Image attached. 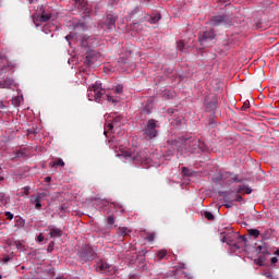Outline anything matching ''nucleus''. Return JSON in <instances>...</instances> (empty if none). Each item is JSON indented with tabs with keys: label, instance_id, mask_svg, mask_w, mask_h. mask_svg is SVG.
<instances>
[{
	"label": "nucleus",
	"instance_id": "f257e3e1",
	"mask_svg": "<svg viewBox=\"0 0 279 279\" xmlns=\"http://www.w3.org/2000/svg\"><path fill=\"white\" fill-rule=\"evenodd\" d=\"M178 154H197L204 148V144L194 137L182 138L175 143Z\"/></svg>",
	"mask_w": 279,
	"mask_h": 279
},
{
	"label": "nucleus",
	"instance_id": "f03ea898",
	"mask_svg": "<svg viewBox=\"0 0 279 279\" xmlns=\"http://www.w3.org/2000/svg\"><path fill=\"white\" fill-rule=\"evenodd\" d=\"M122 158L132 161L135 165H142L144 167L149 165V158L145 150H140L137 153L132 150H123Z\"/></svg>",
	"mask_w": 279,
	"mask_h": 279
},
{
	"label": "nucleus",
	"instance_id": "7ed1b4c3",
	"mask_svg": "<svg viewBox=\"0 0 279 279\" xmlns=\"http://www.w3.org/2000/svg\"><path fill=\"white\" fill-rule=\"evenodd\" d=\"M77 256L80 263L85 264L93 262L97 257V252H95V248L90 244H85L80 247Z\"/></svg>",
	"mask_w": 279,
	"mask_h": 279
},
{
	"label": "nucleus",
	"instance_id": "20e7f679",
	"mask_svg": "<svg viewBox=\"0 0 279 279\" xmlns=\"http://www.w3.org/2000/svg\"><path fill=\"white\" fill-rule=\"evenodd\" d=\"M157 128V121L154 119L148 120L147 124L144 125L142 129V136L144 137L145 141L150 142L154 138L157 137L158 131Z\"/></svg>",
	"mask_w": 279,
	"mask_h": 279
},
{
	"label": "nucleus",
	"instance_id": "39448f33",
	"mask_svg": "<svg viewBox=\"0 0 279 279\" xmlns=\"http://www.w3.org/2000/svg\"><path fill=\"white\" fill-rule=\"evenodd\" d=\"M53 16V12L51 8H45V5L39 7V14L33 16V22L38 27L40 23H47V21H51V17Z\"/></svg>",
	"mask_w": 279,
	"mask_h": 279
},
{
	"label": "nucleus",
	"instance_id": "423d86ee",
	"mask_svg": "<svg viewBox=\"0 0 279 279\" xmlns=\"http://www.w3.org/2000/svg\"><path fill=\"white\" fill-rule=\"evenodd\" d=\"M101 96H104V89H101V85L96 83L92 85L88 89V99L89 101L100 102Z\"/></svg>",
	"mask_w": 279,
	"mask_h": 279
},
{
	"label": "nucleus",
	"instance_id": "0eeeda50",
	"mask_svg": "<svg viewBox=\"0 0 279 279\" xmlns=\"http://www.w3.org/2000/svg\"><path fill=\"white\" fill-rule=\"evenodd\" d=\"M220 179L222 181L228 182L229 184L243 182V180L239 179L238 174H234L233 172H225V173L220 174Z\"/></svg>",
	"mask_w": 279,
	"mask_h": 279
},
{
	"label": "nucleus",
	"instance_id": "6e6552de",
	"mask_svg": "<svg viewBox=\"0 0 279 279\" xmlns=\"http://www.w3.org/2000/svg\"><path fill=\"white\" fill-rule=\"evenodd\" d=\"M117 19H119V17L112 13L106 14L104 23H105L107 29H114V27L117 25Z\"/></svg>",
	"mask_w": 279,
	"mask_h": 279
},
{
	"label": "nucleus",
	"instance_id": "1a4fd4ad",
	"mask_svg": "<svg viewBox=\"0 0 279 279\" xmlns=\"http://www.w3.org/2000/svg\"><path fill=\"white\" fill-rule=\"evenodd\" d=\"M123 125V117L122 116H113L111 123H108L106 128L108 131H112L113 128H121Z\"/></svg>",
	"mask_w": 279,
	"mask_h": 279
},
{
	"label": "nucleus",
	"instance_id": "9d476101",
	"mask_svg": "<svg viewBox=\"0 0 279 279\" xmlns=\"http://www.w3.org/2000/svg\"><path fill=\"white\" fill-rule=\"evenodd\" d=\"M46 231H49V239H60L63 234L62 230L54 226L48 227Z\"/></svg>",
	"mask_w": 279,
	"mask_h": 279
},
{
	"label": "nucleus",
	"instance_id": "9b49d317",
	"mask_svg": "<svg viewBox=\"0 0 279 279\" xmlns=\"http://www.w3.org/2000/svg\"><path fill=\"white\" fill-rule=\"evenodd\" d=\"M209 23L213 27H219V25H226V17H223V15H216Z\"/></svg>",
	"mask_w": 279,
	"mask_h": 279
},
{
	"label": "nucleus",
	"instance_id": "f8f14e48",
	"mask_svg": "<svg viewBox=\"0 0 279 279\" xmlns=\"http://www.w3.org/2000/svg\"><path fill=\"white\" fill-rule=\"evenodd\" d=\"M74 5L81 12H88V1L86 0H75Z\"/></svg>",
	"mask_w": 279,
	"mask_h": 279
},
{
	"label": "nucleus",
	"instance_id": "ddd939ff",
	"mask_svg": "<svg viewBox=\"0 0 279 279\" xmlns=\"http://www.w3.org/2000/svg\"><path fill=\"white\" fill-rule=\"evenodd\" d=\"M12 86H14V80L10 76L5 77V80H2L0 82V87L2 89H10Z\"/></svg>",
	"mask_w": 279,
	"mask_h": 279
},
{
	"label": "nucleus",
	"instance_id": "4468645a",
	"mask_svg": "<svg viewBox=\"0 0 279 279\" xmlns=\"http://www.w3.org/2000/svg\"><path fill=\"white\" fill-rule=\"evenodd\" d=\"M218 104V98L213 97V99H210L209 101H207L206 104V110L207 112H213L216 110V106Z\"/></svg>",
	"mask_w": 279,
	"mask_h": 279
},
{
	"label": "nucleus",
	"instance_id": "2eb2a0df",
	"mask_svg": "<svg viewBox=\"0 0 279 279\" xmlns=\"http://www.w3.org/2000/svg\"><path fill=\"white\" fill-rule=\"evenodd\" d=\"M238 194H244V195H252L253 190L248 187L247 185H240L238 186V190L235 191Z\"/></svg>",
	"mask_w": 279,
	"mask_h": 279
},
{
	"label": "nucleus",
	"instance_id": "dca6fc26",
	"mask_svg": "<svg viewBox=\"0 0 279 279\" xmlns=\"http://www.w3.org/2000/svg\"><path fill=\"white\" fill-rule=\"evenodd\" d=\"M41 199H43V194H38L35 198H31V204H35V209L39 210L41 209Z\"/></svg>",
	"mask_w": 279,
	"mask_h": 279
},
{
	"label": "nucleus",
	"instance_id": "f3484780",
	"mask_svg": "<svg viewBox=\"0 0 279 279\" xmlns=\"http://www.w3.org/2000/svg\"><path fill=\"white\" fill-rule=\"evenodd\" d=\"M131 56H132V51H126L125 52V57H120L119 58V63L120 64H129L131 62Z\"/></svg>",
	"mask_w": 279,
	"mask_h": 279
},
{
	"label": "nucleus",
	"instance_id": "a211bd4d",
	"mask_svg": "<svg viewBox=\"0 0 279 279\" xmlns=\"http://www.w3.org/2000/svg\"><path fill=\"white\" fill-rule=\"evenodd\" d=\"M222 243H226V244H228L229 246H234L235 243H234V241H233V235H230V234L225 235V236L222 238Z\"/></svg>",
	"mask_w": 279,
	"mask_h": 279
},
{
	"label": "nucleus",
	"instance_id": "6ab92c4d",
	"mask_svg": "<svg viewBox=\"0 0 279 279\" xmlns=\"http://www.w3.org/2000/svg\"><path fill=\"white\" fill-rule=\"evenodd\" d=\"M49 167L51 168H57V167H64V161L62 160V158H58L57 160L49 162Z\"/></svg>",
	"mask_w": 279,
	"mask_h": 279
},
{
	"label": "nucleus",
	"instance_id": "aec40b11",
	"mask_svg": "<svg viewBox=\"0 0 279 279\" xmlns=\"http://www.w3.org/2000/svg\"><path fill=\"white\" fill-rule=\"evenodd\" d=\"M98 269H99L101 272H107V271H109V269H110V265H109V263L100 262V263H98Z\"/></svg>",
	"mask_w": 279,
	"mask_h": 279
},
{
	"label": "nucleus",
	"instance_id": "412c9836",
	"mask_svg": "<svg viewBox=\"0 0 279 279\" xmlns=\"http://www.w3.org/2000/svg\"><path fill=\"white\" fill-rule=\"evenodd\" d=\"M132 231H131V229H128L126 227H120L119 229H118V234L120 235V236H126L128 234H130Z\"/></svg>",
	"mask_w": 279,
	"mask_h": 279
},
{
	"label": "nucleus",
	"instance_id": "4be33fe9",
	"mask_svg": "<svg viewBox=\"0 0 279 279\" xmlns=\"http://www.w3.org/2000/svg\"><path fill=\"white\" fill-rule=\"evenodd\" d=\"M86 61H87L89 64H94V62H95V51H88V52H86Z\"/></svg>",
	"mask_w": 279,
	"mask_h": 279
},
{
	"label": "nucleus",
	"instance_id": "5701e85b",
	"mask_svg": "<svg viewBox=\"0 0 279 279\" xmlns=\"http://www.w3.org/2000/svg\"><path fill=\"white\" fill-rule=\"evenodd\" d=\"M257 250L259 251V252H262L263 254L262 255H259V257H257V259L256 260H263V262H266V257H265V255H269V253H268V251H262L263 250V247L262 246H257Z\"/></svg>",
	"mask_w": 279,
	"mask_h": 279
},
{
	"label": "nucleus",
	"instance_id": "b1692460",
	"mask_svg": "<svg viewBox=\"0 0 279 279\" xmlns=\"http://www.w3.org/2000/svg\"><path fill=\"white\" fill-rule=\"evenodd\" d=\"M161 16L160 14H156L151 17L148 19V22L151 24V25H156V23H158V21H160Z\"/></svg>",
	"mask_w": 279,
	"mask_h": 279
},
{
	"label": "nucleus",
	"instance_id": "393cba45",
	"mask_svg": "<svg viewBox=\"0 0 279 279\" xmlns=\"http://www.w3.org/2000/svg\"><path fill=\"white\" fill-rule=\"evenodd\" d=\"M215 39V37H208V36H203V37H198V43H201V45L206 46L205 43H207L208 40H213Z\"/></svg>",
	"mask_w": 279,
	"mask_h": 279
},
{
	"label": "nucleus",
	"instance_id": "a878e982",
	"mask_svg": "<svg viewBox=\"0 0 279 279\" xmlns=\"http://www.w3.org/2000/svg\"><path fill=\"white\" fill-rule=\"evenodd\" d=\"M247 234L252 235L254 239H258L259 231H258V229H250V230H247Z\"/></svg>",
	"mask_w": 279,
	"mask_h": 279
},
{
	"label": "nucleus",
	"instance_id": "bb28decb",
	"mask_svg": "<svg viewBox=\"0 0 279 279\" xmlns=\"http://www.w3.org/2000/svg\"><path fill=\"white\" fill-rule=\"evenodd\" d=\"M204 218H206L207 221H215V215H213V213L209 211L204 213Z\"/></svg>",
	"mask_w": 279,
	"mask_h": 279
},
{
	"label": "nucleus",
	"instance_id": "cd10ccee",
	"mask_svg": "<svg viewBox=\"0 0 279 279\" xmlns=\"http://www.w3.org/2000/svg\"><path fill=\"white\" fill-rule=\"evenodd\" d=\"M155 238V233H146L145 240L148 241V243H153Z\"/></svg>",
	"mask_w": 279,
	"mask_h": 279
},
{
	"label": "nucleus",
	"instance_id": "c85d7f7f",
	"mask_svg": "<svg viewBox=\"0 0 279 279\" xmlns=\"http://www.w3.org/2000/svg\"><path fill=\"white\" fill-rule=\"evenodd\" d=\"M167 255V251L166 250H160L159 252H157V258L159 260H162V258H165Z\"/></svg>",
	"mask_w": 279,
	"mask_h": 279
},
{
	"label": "nucleus",
	"instance_id": "c756f323",
	"mask_svg": "<svg viewBox=\"0 0 279 279\" xmlns=\"http://www.w3.org/2000/svg\"><path fill=\"white\" fill-rule=\"evenodd\" d=\"M123 93V86L122 85H117L114 88H113V94L116 95H120Z\"/></svg>",
	"mask_w": 279,
	"mask_h": 279
},
{
	"label": "nucleus",
	"instance_id": "7c9ffc66",
	"mask_svg": "<svg viewBox=\"0 0 279 279\" xmlns=\"http://www.w3.org/2000/svg\"><path fill=\"white\" fill-rule=\"evenodd\" d=\"M7 73H8V68L7 66H2L0 69V80H3L4 76L7 75Z\"/></svg>",
	"mask_w": 279,
	"mask_h": 279
},
{
	"label": "nucleus",
	"instance_id": "2f4dec72",
	"mask_svg": "<svg viewBox=\"0 0 279 279\" xmlns=\"http://www.w3.org/2000/svg\"><path fill=\"white\" fill-rule=\"evenodd\" d=\"M81 38V46L83 47V48H87L88 47V44H87V41H88V37H80Z\"/></svg>",
	"mask_w": 279,
	"mask_h": 279
},
{
	"label": "nucleus",
	"instance_id": "473e14b6",
	"mask_svg": "<svg viewBox=\"0 0 279 279\" xmlns=\"http://www.w3.org/2000/svg\"><path fill=\"white\" fill-rule=\"evenodd\" d=\"M21 196H28L29 195V187L28 186H24L23 191L20 193Z\"/></svg>",
	"mask_w": 279,
	"mask_h": 279
},
{
	"label": "nucleus",
	"instance_id": "72a5a7b5",
	"mask_svg": "<svg viewBox=\"0 0 279 279\" xmlns=\"http://www.w3.org/2000/svg\"><path fill=\"white\" fill-rule=\"evenodd\" d=\"M107 101L112 102V104H117V102H119V99L113 98V96L107 95Z\"/></svg>",
	"mask_w": 279,
	"mask_h": 279
},
{
	"label": "nucleus",
	"instance_id": "f704fd0d",
	"mask_svg": "<svg viewBox=\"0 0 279 279\" xmlns=\"http://www.w3.org/2000/svg\"><path fill=\"white\" fill-rule=\"evenodd\" d=\"M182 174H184V177H191V170H189V168H182Z\"/></svg>",
	"mask_w": 279,
	"mask_h": 279
},
{
	"label": "nucleus",
	"instance_id": "c9c22d12",
	"mask_svg": "<svg viewBox=\"0 0 279 279\" xmlns=\"http://www.w3.org/2000/svg\"><path fill=\"white\" fill-rule=\"evenodd\" d=\"M114 222H116V219L112 216L107 218L108 226L112 227Z\"/></svg>",
	"mask_w": 279,
	"mask_h": 279
},
{
	"label": "nucleus",
	"instance_id": "e433bc0d",
	"mask_svg": "<svg viewBox=\"0 0 279 279\" xmlns=\"http://www.w3.org/2000/svg\"><path fill=\"white\" fill-rule=\"evenodd\" d=\"M5 218L11 221L13 220L14 216L10 211H5Z\"/></svg>",
	"mask_w": 279,
	"mask_h": 279
},
{
	"label": "nucleus",
	"instance_id": "4c0bfd02",
	"mask_svg": "<svg viewBox=\"0 0 279 279\" xmlns=\"http://www.w3.org/2000/svg\"><path fill=\"white\" fill-rule=\"evenodd\" d=\"M254 262L256 263L257 266L263 267V265H265L266 260L254 259Z\"/></svg>",
	"mask_w": 279,
	"mask_h": 279
},
{
	"label": "nucleus",
	"instance_id": "58836bf2",
	"mask_svg": "<svg viewBox=\"0 0 279 279\" xmlns=\"http://www.w3.org/2000/svg\"><path fill=\"white\" fill-rule=\"evenodd\" d=\"M13 106L19 107L20 106V97L13 98Z\"/></svg>",
	"mask_w": 279,
	"mask_h": 279
},
{
	"label": "nucleus",
	"instance_id": "ea45409f",
	"mask_svg": "<svg viewBox=\"0 0 279 279\" xmlns=\"http://www.w3.org/2000/svg\"><path fill=\"white\" fill-rule=\"evenodd\" d=\"M53 247H54V242L53 241L49 242V244H48V252H52Z\"/></svg>",
	"mask_w": 279,
	"mask_h": 279
},
{
	"label": "nucleus",
	"instance_id": "a19ab883",
	"mask_svg": "<svg viewBox=\"0 0 279 279\" xmlns=\"http://www.w3.org/2000/svg\"><path fill=\"white\" fill-rule=\"evenodd\" d=\"M10 262V256L5 255L4 257H2V263L4 265H7Z\"/></svg>",
	"mask_w": 279,
	"mask_h": 279
},
{
	"label": "nucleus",
	"instance_id": "79ce46f5",
	"mask_svg": "<svg viewBox=\"0 0 279 279\" xmlns=\"http://www.w3.org/2000/svg\"><path fill=\"white\" fill-rule=\"evenodd\" d=\"M14 156H15L16 158H21V157H23V151L16 150V153H14Z\"/></svg>",
	"mask_w": 279,
	"mask_h": 279
},
{
	"label": "nucleus",
	"instance_id": "37998d69",
	"mask_svg": "<svg viewBox=\"0 0 279 279\" xmlns=\"http://www.w3.org/2000/svg\"><path fill=\"white\" fill-rule=\"evenodd\" d=\"M0 61L8 62L7 54L0 53Z\"/></svg>",
	"mask_w": 279,
	"mask_h": 279
},
{
	"label": "nucleus",
	"instance_id": "c03bdc74",
	"mask_svg": "<svg viewBox=\"0 0 279 279\" xmlns=\"http://www.w3.org/2000/svg\"><path fill=\"white\" fill-rule=\"evenodd\" d=\"M142 113H144L145 116H149L150 114V110L147 108L142 109Z\"/></svg>",
	"mask_w": 279,
	"mask_h": 279
},
{
	"label": "nucleus",
	"instance_id": "a18cd8bd",
	"mask_svg": "<svg viewBox=\"0 0 279 279\" xmlns=\"http://www.w3.org/2000/svg\"><path fill=\"white\" fill-rule=\"evenodd\" d=\"M235 202L238 203L243 202V197L240 194L235 195Z\"/></svg>",
	"mask_w": 279,
	"mask_h": 279
},
{
	"label": "nucleus",
	"instance_id": "49530a36",
	"mask_svg": "<svg viewBox=\"0 0 279 279\" xmlns=\"http://www.w3.org/2000/svg\"><path fill=\"white\" fill-rule=\"evenodd\" d=\"M265 276L268 277L269 279H278V278L274 277V275H271V272H266Z\"/></svg>",
	"mask_w": 279,
	"mask_h": 279
},
{
	"label": "nucleus",
	"instance_id": "de8ad7c7",
	"mask_svg": "<svg viewBox=\"0 0 279 279\" xmlns=\"http://www.w3.org/2000/svg\"><path fill=\"white\" fill-rule=\"evenodd\" d=\"M43 241H45V236H43V234H38V242L43 243Z\"/></svg>",
	"mask_w": 279,
	"mask_h": 279
},
{
	"label": "nucleus",
	"instance_id": "09e8293b",
	"mask_svg": "<svg viewBox=\"0 0 279 279\" xmlns=\"http://www.w3.org/2000/svg\"><path fill=\"white\" fill-rule=\"evenodd\" d=\"M247 108H250V104L248 102H244L243 108H241V110H247Z\"/></svg>",
	"mask_w": 279,
	"mask_h": 279
},
{
	"label": "nucleus",
	"instance_id": "8fccbe9b",
	"mask_svg": "<svg viewBox=\"0 0 279 279\" xmlns=\"http://www.w3.org/2000/svg\"><path fill=\"white\" fill-rule=\"evenodd\" d=\"M0 109L1 110L7 109V106H4L3 101H0Z\"/></svg>",
	"mask_w": 279,
	"mask_h": 279
},
{
	"label": "nucleus",
	"instance_id": "3c124183",
	"mask_svg": "<svg viewBox=\"0 0 279 279\" xmlns=\"http://www.w3.org/2000/svg\"><path fill=\"white\" fill-rule=\"evenodd\" d=\"M278 263V258L277 257H271V264H277Z\"/></svg>",
	"mask_w": 279,
	"mask_h": 279
},
{
	"label": "nucleus",
	"instance_id": "603ef678",
	"mask_svg": "<svg viewBox=\"0 0 279 279\" xmlns=\"http://www.w3.org/2000/svg\"><path fill=\"white\" fill-rule=\"evenodd\" d=\"M65 39H66V41H72V39L74 38V37H72V36H66V37H64Z\"/></svg>",
	"mask_w": 279,
	"mask_h": 279
},
{
	"label": "nucleus",
	"instance_id": "864d4df0",
	"mask_svg": "<svg viewBox=\"0 0 279 279\" xmlns=\"http://www.w3.org/2000/svg\"><path fill=\"white\" fill-rule=\"evenodd\" d=\"M45 182L50 183L51 182V178L50 177H46L45 178Z\"/></svg>",
	"mask_w": 279,
	"mask_h": 279
},
{
	"label": "nucleus",
	"instance_id": "5fc2aeb1",
	"mask_svg": "<svg viewBox=\"0 0 279 279\" xmlns=\"http://www.w3.org/2000/svg\"><path fill=\"white\" fill-rule=\"evenodd\" d=\"M38 0H28V3H36Z\"/></svg>",
	"mask_w": 279,
	"mask_h": 279
},
{
	"label": "nucleus",
	"instance_id": "6e6d98bb",
	"mask_svg": "<svg viewBox=\"0 0 279 279\" xmlns=\"http://www.w3.org/2000/svg\"><path fill=\"white\" fill-rule=\"evenodd\" d=\"M275 255L279 256V250H276Z\"/></svg>",
	"mask_w": 279,
	"mask_h": 279
},
{
	"label": "nucleus",
	"instance_id": "4d7b16f0",
	"mask_svg": "<svg viewBox=\"0 0 279 279\" xmlns=\"http://www.w3.org/2000/svg\"><path fill=\"white\" fill-rule=\"evenodd\" d=\"M220 1H222L223 3H227L228 1H226V0H220Z\"/></svg>",
	"mask_w": 279,
	"mask_h": 279
},
{
	"label": "nucleus",
	"instance_id": "13d9d810",
	"mask_svg": "<svg viewBox=\"0 0 279 279\" xmlns=\"http://www.w3.org/2000/svg\"><path fill=\"white\" fill-rule=\"evenodd\" d=\"M242 240L244 241V236H242Z\"/></svg>",
	"mask_w": 279,
	"mask_h": 279
},
{
	"label": "nucleus",
	"instance_id": "bf43d9fd",
	"mask_svg": "<svg viewBox=\"0 0 279 279\" xmlns=\"http://www.w3.org/2000/svg\"><path fill=\"white\" fill-rule=\"evenodd\" d=\"M57 279H64V278H57Z\"/></svg>",
	"mask_w": 279,
	"mask_h": 279
}]
</instances>
